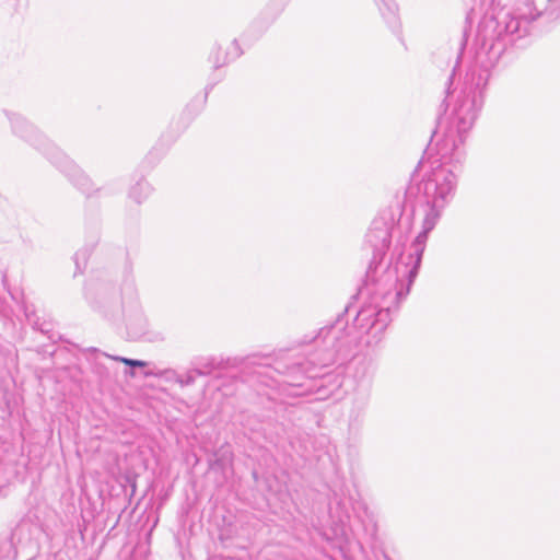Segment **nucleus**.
<instances>
[{
    "instance_id": "nucleus-1",
    "label": "nucleus",
    "mask_w": 560,
    "mask_h": 560,
    "mask_svg": "<svg viewBox=\"0 0 560 560\" xmlns=\"http://www.w3.org/2000/svg\"><path fill=\"white\" fill-rule=\"evenodd\" d=\"M456 185V176L452 171L440 170L423 182V195L425 197L427 211L422 222V229L431 232L436 225L441 210L447 202Z\"/></svg>"
},
{
    "instance_id": "nucleus-2",
    "label": "nucleus",
    "mask_w": 560,
    "mask_h": 560,
    "mask_svg": "<svg viewBox=\"0 0 560 560\" xmlns=\"http://www.w3.org/2000/svg\"><path fill=\"white\" fill-rule=\"evenodd\" d=\"M357 322L360 327H366L368 329H376L382 331L386 328L389 322V310L381 308L375 312V310L372 307L362 308L358 313Z\"/></svg>"
},
{
    "instance_id": "nucleus-3",
    "label": "nucleus",
    "mask_w": 560,
    "mask_h": 560,
    "mask_svg": "<svg viewBox=\"0 0 560 560\" xmlns=\"http://www.w3.org/2000/svg\"><path fill=\"white\" fill-rule=\"evenodd\" d=\"M411 247L413 249V253H411L409 255V260H410L409 262H412L411 269L408 270L409 284L412 283V281L415 280V278L418 275V270H419V267H420V264H421L422 255H423V252H424V248H425V247H420V246H411Z\"/></svg>"
},
{
    "instance_id": "nucleus-4",
    "label": "nucleus",
    "mask_w": 560,
    "mask_h": 560,
    "mask_svg": "<svg viewBox=\"0 0 560 560\" xmlns=\"http://www.w3.org/2000/svg\"><path fill=\"white\" fill-rule=\"evenodd\" d=\"M230 363V360L223 361L217 358H210L205 363H201V368L196 369L198 375H208L213 370L224 369Z\"/></svg>"
},
{
    "instance_id": "nucleus-5",
    "label": "nucleus",
    "mask_w": 560,
    "mask_h": 560,
    "mask_svg": "<svg viewBox=\"0 0 560 560\" xmlns=\"http://www.w3.org/2000/svg\"><path fill=\"white\" fill-rule=\"evenodd\" d=\"M196 375H198L196 373V369L194 371H189L187 372L186 374L184 375H180L176 378V382L180 385V386H188V385H191L195 383L196 381Z\"/></svg>"
},
{
    "instance_id": "nucleus-6",
    "label": "nucleus",
    "mask_w": 560,
    "mask_h": 560,
    "mask_svg": "<svg viewBox=\"0 0 560 560\" xmlns=\"http://www.w3.org/2000/svg\"><path fill=\"white\" fill-rule=\"evenodd\" d=\"M75 184L79 186L80 189H82L83 192L90 194L92 184L86 176L80 175Z\"/></svg>"
},
{
    "instance_id": "nucleus-7",
    "label": "nucleus",
    "mask_w": 560,
    "mask_h": 560,
    "mask_svg": "<svg viewBox=\"0 0 560 560\" xmlns=\"http://www.w3.org/2000/svg\"><path fill=\"white\" fill-rule=\"evenodd\" d=\"M114 360H117V361H120L122 363H125L126 365H129V366H145L147 365V362L144 361H140V360H133V359H127V358H122V357H113Z\"/></svg>"
},
{
    "instance_id": "nucleus-8",
    "label": "nucleus",
    "mask_w": 560,
    "mask_h": 560,
    "mask_svg": "<svg viewBox=\"0 0 560 560\" xmlns=\"http://www.w3.org/2000/svg\"><path fill=\"white\" fill-rule=\"evenodd\" d=\"M430 232H425V229H422V232H420L416 240L413 241L412 245L411 246H420V247H425V242H427V238H428V234Z\"/></svg>"
},
{
    "instance_id": "nucleus-9",
    "label": "nucleus",
    "mask_w": 560,
    "mask_h": 560,
    "mask_svg": "<svg viewBox=\"0 0 560 560\" xmlns=\"http://www.w3.org/2000/svg\"><path fill=\"white\" fill-rule=\"evenodd\" d=\"M471 125H472V117H469L468 120L465 117H459L458 124H457L458 132L466 131L467 129H469L471 127Z\"/></svg>"
}]
</instances>
